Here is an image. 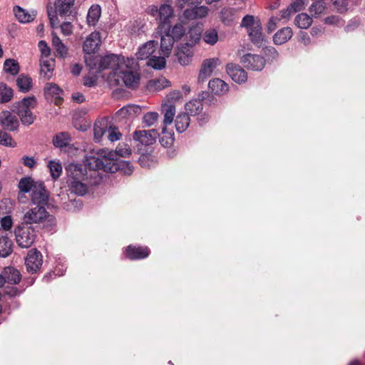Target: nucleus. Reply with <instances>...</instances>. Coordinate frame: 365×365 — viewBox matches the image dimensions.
I'll return each mask as SVG.
<instances>
[{"instance_id": "obj_24", "label": "nucleus", "mask_w": 365, "mask_h": 365, "mask_svg": "<svg viewBox=\"0 0 365 365\" xmlns=\"http://www.w3.org/2000/svg\"><path fill=\"white\" fill-rule=\"evenodd\" d=\"M150 250L146 247H133L128 246L125 250V255L130 259H142L148 257Z\"/></svg>"}, {"instance_id": "obj_49", "label": "nucleus", "mask_w": 365, "mask_h": 365, "mask_svg": "<svg viewBox=\"0 0 365 365\" xmlns=\"http://www.w3.org/2000/svg\"><path fill=\"white\" fill-rule=\"evenodd\" d=\"M4 69L6 73L16 75L19 70L18 63L14 59H6L4 64Z\"/></svg>"}, {"instance_id": "obj_56", "label": "nucleus", "mask_w": 365, "mask_h": 365, "mask_svg": "<svg viewBox=\"0 0 365 365\" xmlns=\"http://www.w3.org/2000/svg\"><path fill=\"white\" fill-rule=\"evenodd\" d=\"M38 48L41 52V58H48L51 53V50L44 41L38 43Z\"/></svg>"}, {"instance_id": "obj_52", "label": "nucleus", "mask_w": 365, "mask_h": 365, "mask_svg": "<svg viewBox=\"0 0 365 365\" xmlns=\"http://www.w3.org/2000/svg\"><path fill=\"white\" fill-rule=\"evenodd\" d=\"M107 133L108 138L111 142L119 140L122 135L117 127L109 125L108 126Z\"/></svg>"}, {"instance_id": "obj_33", "label": "nucleus", "mask_w": 365, "mask_h": 365, "mask_svg": "<svg viewBox=\"0 0 365 365\" xmlns=\"http://www.w3.org/2000/svg\"><path fill=\"white\" fill-rule=\"evenodd\" d=\"M170 34L174 41H178L183 38V41L185 43V36L187 32H186L182 20L180 19V22L176 24L172 29H170Z\"/></svg>"}, {"instance_id": "obj_55", "label": "nucleus", "mask_w": 365, "mask_h": 365, "mask_svg": "<svg viewBox=\"0 0 365 365\" xmlns=\"http://www.w3.org/2000/svg\"><path fill=\"white\" fill-rule=\"evenodd\" d=\"M259 21L254 18L252 16H246L243 18L242 25L247 28V31L258 24Z\"/></svg>"}, {"instance_id": "obj_37", "label": "nucleus", "mask_w": 365, "mask_h": 365, "mask_svg": "<svg viewBox=\"0 0 365 365\" xmlns=\"http://www.w3.org/2000/svg\"><path fill=\"white\" fill-rule=\"evenodd\" d=\"M312 24V18L306 13L298 14L294 19V24L300 29H307Z\"/></svg>"}, {"instance_id": "obj_4", "label": "nucleus", "mask_w": 365, "mask_h": 365, "mask_svg": "<svg viewBox=\"0 0 365 365\" xmlns=\"http://www.w3.org/2000/svg\"><path fill=\"white\" fill-rule=\"evenodd\" d=\"M201 36V26H192L190 28L185 36V43L178 47L175 53L181 65L186 66L191 62L193 56L192 47L200 40Z\"/></svg>"}, {"instance_id": "obj_45", "label": "nucleus", "mask_w": 365, "mask_h": 365, "mask_svg": "<svg viewBox=\"0 0 365 365\" xmlns=\"http://www.w3.org/2000/svg\"><path fill=\"white\" fill-rule=\"evenodd\" d=\"M70 140L71 138L68 133H60L53 138V143L56 147L63 148L68 145Z\"/></svg>"}, {"instance_id": "obj_22", "label": "nucleus", "mask_w": 365, "mask_h": 365, "mask_svg": "<svg viewBox=\"0 0 365 365\" xmlns=\"http://www.w3.org/2000/svg\"><path fill=\"white\" fill-rule=\"evenodd\" d=\"M209 12L208 7L205 6H196L184 11L183 17L187 20L200 19L205 18Z\"/></svg>"}, {"instance_id": "obj_30", "label": "nucleus", "mask_w": 365, "mask_h": 365, "mask_svg": "<svg viewBox=\"0 0 365 365\" xmlns=\"http://www.w3.org/2000/svg\"><path fill=\"white\" fill-rule=\"evenodd\" d=\"M293 32L290 27H284L279 30L273 36L275 44L282 45L288 41L292 36Z\"/></svg>"}, {"instance_id": "obj_26", "label": "nucleus", "mask_w": 365, "mask_h": 365, "mask_svg": "<svg viewBox=\"0 0 365 365\" xmlns=\"http://www.w3.org/2000/svg\"><path fill=\"white\" fill-rule=\"evenodd\" d=\"M158 43L155 41H149L141 46L136 53L138 59L144 60L148 58L155 52Z\"/></svg>"}, {"instance_id": "obj_38", "label": "nucleus", "mask_w": 365, "mask_h": 365, "mask_svg": "<svg viewBox=\"0 0 365 365\" xmlns=\"http://www.w3.org/2000/svg\"><path fill=\"white\" fill-rule=\"evenodd\" d=\"M63 91L54 83H47L45 86V93L48 96H51L56 98V104L58 105L61 103L60 95L62 93Z\"/></svg>"}, {"instance_id": "obj_31", "label": "nucleus", "mask_w": 365, "mask_h": 365, "mask_svg": "<svg viewBox=\"0 0 365 365\" xmlns=\"http://www.w3.org/2000/svg\"><path fill=\"white\" fill-rule=\"evenodd\" d=\"M170 86V81L165 77L161 76L152 79L148 83V88L150 91H159Z\"/></svg>"}, {"instance_id": "obj_54", "label": "nucleus", "mask_w": 365, "mask_h": 365, "mask_svg": "<svg viewBox=\"0 0 365 365\" xmlns=\"http://www.w3.org/2000/svg\"><path fill=\"white\" fill-rule=\"evenodd\" d=\"M0 230H3L4 231L9 230L13 225V221L11 219V215H5V216H1L0 217Z\"/></svg>"}, {"instance_id": "obj_46", "label": "nucleus", "mask_w": 365, "mask_h": 365, "mask_svg": "<svg viewBox=\"0 0 365 365\" xmlns=\"http://www.w3.org/2000/svg\"><path fill=\"white\" fill-rule=\"evenodd\" d=\"M13 97V90L6 84L0 83V102L6 103Z\"/></svg>"}, {"instance_id": "obj_1", "label": "nucleus", "mask_w": 365, "mask_h": 365, "mask_svg": "<svg viewBox=\"0 0 365 365\" xmlns=\"http://www.w3.org/2000/svg\"><path fill=\"white\" fill-rule=\"evenodd\" d=\"M138 65L136 61L131 58L115 54L107 55L102 57L99 62L101 71H108L104 75H108V80L115 84L122 81L127 87L135 88L140 81V74L138 72Z\"/></svg>"}, {"instance_id": "obj_13", "label": "nucleus", "mask_w": 365, "mask_h": 365, "mask_svg": "<svg viewBox=\"0 0 365 365\" xmlns=\"http://www.w3.org/2000/svg\"><path fill=\"white\" fill-rule=\"evenodd\" d=\"M160 135L159 132L155 129L150 130H135L133 135V140L135 146L152 145L157 137Z\"/></svg>"}, {"instance_id": "obj_50", "label": "nucleus", "mask_w": 365, "mask_h": 365, "mask_svg": "<svg viewBox=\"0 0 365 365\" xmlns=\"http://www.w3.org/2000/svg\"><path fill=\"white\" fill-rule=\"evenodd\" d=\"M324 3L321 1H317L310 6L309 12L313 16L318 17L324 12Z\"/></svg>"}, {"instance_id": "obj_5", "label": "nucleus", "mask_w": 365, "mask_h": 365, "mask_svg": "<svg viewBox=\"0 0 365 365\" xmlns=\"http://www.w3.org/2000/svg\"><path fill=\"white\" fill-rule=\"evenodd\" d=\"M162 113L164 115L163 126L161 128V143L166 147L172 145L173 142V130L172 123L175 114V106L168 103H162Z\"/></svg>"}, {"instance_id": "obj_60", "label": "nucleus", "mask_w": 365, "mask_h": 365, "mask_svg": "<svg viewBox=\"0 0 365 365\" xmlns=\"http://www.w3.org/2000/svg\"><path fill=\"white\" fill-rule=\"evenodd\" d=\"M292 14L293 12L288 7L287 9L280 11V17H277V19H280V21L284 19H288Z\"/></svg>"}, {"instance_id": "obj_7", "label": "nucleus", "mask_w": 365, "mask_h": 365, "mask_svg": "<svg viewBox=\"0 0 365 365\" xmlns=\"http://www.w3.org/2000/svg\"><path fill=\"white\" fill-rule=\"evenodd\" d=\"M23 222L28 225L43 224L44 226H51L54 223V217L46 210L44 206L36 205L25 212Z\"/></svg>"}, {"instance_id": "obj_40", "label": "nucleus", "mask_w": 365, "mask_h": 365, "mask_svg": "<svg viewBox=\"0 0 365 365\" xmlns=\"http://www.w3.org/2000/svg\"><path fill=\"white\" fill-rule=\"evenodd\" d=\"M190 124L189 116L186 113H180L175 119V128L177 131L182 133L185 131Z\"/></svg>"}, {"instance_id": "obj_11", "label": "nucleus", "mask_w": 365, "mask_h": 365, "mask_svg": "<svg viewBox=\"0 0 365 365\" xmlns=\"http://www.w3.org/2000/svg\"><path fill=\"white\" fill-rule=\"evenodd\" d=\"M14 233L16 243L22 248L31 247L36 237L35 229L23 222L15 229Z\"/></svg>"}, {"instance_id": "obj_34", "label": "nucleus", "mask_w": 365, "mask_h": 365, "mask_svg": "<svg viewBox=\"0 0 365 365\" xmlns=\"http://www.w3.org/2000/svg\"><path fill=\"white\" fill-rule=\"evenodd\" d=\"M101 14L100 6L97 4L92 5L88 10L87 15V22L89 26H95L99 20Z\"/></svg>"}, {"instance_id": "obj_28", "label": "nucleus", "mask_w": 365, "mask_h": 365, "mask_svg": "<svg viewBox=\"0 0 365 365\" xmlns=\"http://www.w3.org/2000/svg\"><path fill=\"white\" fill-rule=\"evenodd\" d=\"M41 75L46 79L51 78L53 73L55 61L53 58H41Z\"/></svg>"}, {"instance_id": "obj_41", "label": "nucleus", "mask_w": 365, "mask_h": 365, "mask_svg": "<svg viewBox=\"0 0 365 365\" xmlns=\"http://www.w3.org/2000/svg\"><path fill=\"white\" fill-rule=\"evenodd\" d=\"M12 241L9 237H0V257H7L12 251Z\"/></svg>"}, {"instance_id": "obj_44", "label": "nucleus", "mask_w": 365, "mask_h": 365, "mask_svg": "<svg viewBox=\"0 0 365 365\" xmlns=\"http://www.w3.org/2000/svg\"><path fill=\"white\" fill-rule=\"evenodd\" d=\"M38 182H34L31 178L26 177L21 179L19 183V188L21 192H28L33 189Z\"/></svg>"}, {"instance_id": "obj_14", "label": "nucleus", "mask_w": 365, "mask_h": 365, "mask_svg": "<svg viewBox=\"0 0 365 365\" xmlns=\"http://www.w3.org/2000/svg\"><path fill=\"white\" fill-rule=\"evenodd\" d=\"M222 62L219 58L214 57L205 59L201 65L198 75V81H205L213 73L215 69L221 65Z\"/></svg>"}, {"instance_id": "obj_12", "label": "nucleus", "mask_w": 365, "mask_h": 365, "mask_svg": "<svg viewBox=\"0 0 365 365\" xmlns=\"http://www.w3.org/2000/svg\"><path fill=\"white\" fill-rule=\"evenodd\" d=\"M73 2L74 0H59L58 2L56 4V9H53L52 8L48 9V16L53 28H57L60 23L57 14H59L61 16L66 15L70 12Z\"/></svg>"}, {"instance_id": "obj_21", "label": "nucleus", "mask_w": 365, "mask_h": 365, "mask_svg": "<svg viewBox=\"0 0 365 365\" xmlns=\"http://www.w3.org/2000/svg\"><path fill=\"white\" fill-rule=\"evenodd\" d=\"M140 112L141 108L140 106L136 105H128L118 110L115 113V117L118 120H130L139 115Z\"/></svg>"}, {"instance_id": "obj_63", "label": "nucleus", "mask_w": 365, "mask_h": 365, "mask_svg": "<svg viewBox=\"0 0 365 365\" xmlns=\"http://www.w3.org/2000/svg\"><path fill=\"white\" fill-rule=\"evenodd\" d=\"M72 98L77 103H81L84 101V96H83V94L79 93H73L72 95Z\"/></svg>"}, {"instance_id": "obj_64", "label": "nucleus", "mask_w": 365, "mask_h": 365, "mask_svg": "<svg viewBox=\"0 0 365 365\" xmlns=\"http://www.w3.org/2000/svg\"><path fill=\"white\" fill-rule=\"evenodd\" d=\"M81 71V66L78 64L74 65L71 68V72L74 75H78Z\"/></svg>"}, {"instance_id": "obj_17", "label": "nucleus", "mask_w": 365, "mask_h": 365, "mask_svg": "<svg viewBox=\"0 0 365 365\" xmlns=\"http://www.w3.org/2000/svg\"><path fill=\"white\" fill-rule=\"evenodd\" d=\"M43 263L42 255L37 250H31L26 259V266L30 272H37Z\"/></svg>"}, {"instance_id": "obj_53", "label": "nucleus", "mask_w": 365, "mask_h": 365, "mask_svg": "<svg viewBox=\"0 0 365 365\" xmlns=\"http://www.w3.org/2000/svg\"><path fill=\"white\" fill-rule=\"evenodd\" d=\"M0 144L10 147H14L16 145V143L11 138V135L4 131H0Z\"/></svg>"}, {"instance_id": "obj_62", "label": "nucleus", "mask_w": 365, "mask_h": 365, "mask_svg": "<svg viewBox=\"0 0 365 365\" xmlns=\"http://www.w3.org/2000/svg\"><path fill=\"white\" fill-rule=\"evenodd\" d=\"M23 162L24 165L29 168H33L35 165V160L33 158L24 157L23 158Z\"/></svg>"}, {"instance_id": "obj_6", "label": "nucleus", "mask_w": 365, "mask_h": 365, "mask_svg": "<svg viewBox=\"0 0 365 365\" xmlns=\"http://www.w3.org/2000/svg\"><path fill=\"white\" fill-rule=\"evenodd\" d=\"M161 43H160V54L162 56H152L147 64L153 68L161 69L165 66V58L168 57L171 53L173 47L174 40L171 37L170 31L160 30Z\"/></svg>"}, {"instance_id": "obj_36", "label": "nucleus", "mask_w": 365, "mask_h": 365, "mask_svg": "<svg viewBox=\"0 0 365 365\" xmlns=\"http://www.w3.org/2000/svg\"><path fill=\"white\" fill-rule=\"evenodd\" d=\"M202 36L204 42L210 46L215 45L219 40L218 31L214 28L207 29Z\"/></svg>"}, {"instance_id": "obj_61", "label": "nucleus", "mask_w": 365, "mask_h": 365, "mask_svg": "<svg viewBox=\"0 0 365 365\" xmlns=\"http://www.w3.org/2000/svg\"><path fill=\"white\" fill-rule=\"evenodd\" d=\"M300 42L302 43L304 45L307 46L310 43V38L309 35L307 33H301L300 34Z\"/></svg>"}, {"instance_id": "obj_18", "label": "nucleus", "mask_w": 365, "mask_h": 365, "mask_svg": "<svg viewBox=\"0 0 365 365\" xmlns=\"http://www.w3.org/2000/svg\"><path fill=\"white\" fill-rule=\"evenodd\" d=\"M48 195L42 182L36 185L31 194V202L34 205H43L47 203Z\"/></svg>"}, {"instance_id": "obj_20", "label": "nucleus", "mask_w": 365, "mask_h": 365, "mask_svg": "<svg viewBox=\"0 0 365 365\" xmlns=\"http://www.w3.org/2000/svg\"><path fill=\"white\" fill-rule=\"evenodd\" d=\"M0 124L4 129L14 130L19 126V120L16 116L9 111H2L0 113Z\"/></svg>"}, {"instance_id": "obj_23", "label": "nucleus", "mask_w": 365, "mask_h": 365, "mask_svg": "<svg viewBox=\"0 0 365 365\" xmlns=\"http://www.w3.org/2000/svg\"><path fill=\"white\" fill-rule=\"evenodd\" d=\"M14 13L17 20L23 24L31 22L36 16V12L34 10L27 11L19 6L14 8Z\"/></svg>"}, {"instance_id": "obj_59", "label": "nucleus", "mask_w": 365, "mask_h": 365, "mask_svg": "<svg viewBox=\"0 0 365 365\" xmlns=\"http://www.w3.org/2000/svg\"><path fill=\"white\" fill-rule=\"evenodd\" d=\"M279 21H280V19H277V17L273 16V17L270 18L269 21L268 23V26H267L268 31L271 32L273 30H274L277 22H279Z\"/></svg>"}, {"instance_id": "obj_35", "label": "nucleus", "mask_w": 365, "mask_h": 365, "mask_svg": "<svg viewBox=\"0 0 365 365\" xmlns=\"http://www.w3.org/2000/svg\"><path fill=\"white\" fill-rule=\"evenodd\" d=\"M252 41L258 45L262 46L263 42V36L262 34V28L260 24H255L254 27L247 31Z\"/></svg>"}, {"instance_id": "obj_57", "label": "nucleus", "mask_w": 365, "mask_h": 365, "mask_svg": "<svg viewBox=\"0 0 365 365\" xmlns=\"http://www.w3.org/2000/svg\"><path fill=\"white\" fill-rule=\"evenodd\" d=\"M304 7H305V3H304V0H295L289 6V8L291 9V11L293 13L299 11L304 9Z\"/></svg>"}, {"instance_id": "obj_9", "label": "nucleus", "mask_w": 365, "mask_h": 365, "mask_svg": "<svg viewBox=\"0 0 365 365\" xmlns=\"http://www.w3.org/2000/svg\"><path fill=\"white\" fill-rule=\"evenodd\" d=\"M131 153V150L127 144H119L115 151L108 150V160H110L112 164L117 165L118 170H122L124 173L129 175L132 172V166L128 162L120 161L119 158H127Z\"/></svg>"}, {"instance_id": "obj_43", "label": "nucleus", "mask_w": 365, "mask_h": 365, "mask_svg": "<svg viewBox=\"0 0 365 365\" xmlns=\"http://www.w3.org/2000/svg\"><path fill=\"white\" fill-rule=\"evenodd\" d=\"M47 167L53 180L58 179L62 173V166L58 161L48 160L47 162Z\"/></svg>"}, {"instance_id": "obj_27", "label": "nucleus", "mask_w": 365, "mask_h": 365, "mask_svg": "<svg viewBox=\"0 0 365 365\" xmlns=\"http://www.w3.org/2000/svg\"><path fill=\"white\" fill-rule=\"evenodd\" d=\"M238 19L237 11L235 9L223 8L220 14V19L226 26H231Z\"/></svg>"}, {"instance_id": "obj_58", "label": "nucleus", "mask_w": 365, "mask_h": 365, "mask_svg": "<svg viewBox=\"0 0 365 365\" xmlns=\"http://www.w3.org/2000/svg\"><path fill=\"white\" fill-rule=\"evenodd\" d=\"M61 32L65 36L71 35L73 33V26L71 22H63L60 26Z\"/></svg>"}, {"instance_id": "obj_25", "label": "nucleus", "mask_w": 365, "mask_h": 365, "mask_svg": "<svg viewBox=\"0 0 365 365\" xmlns=\"http://www.w3.org/2000/svg\"><path fill=\"white\" fill-rule=\"evenodd\" d=\"M0 276L3 279L2 284L0 287H1L6 282L9 284H16L19 283L21 279L20 272L15 268L10 267H6L4 269L3 274H0Z\"/></svg>"}, {"instance_id": "obj_19", "label": "nucleus", "mask_w": 365, "mask_h": 365, "mask_svg": "<svg viewBox=\"0 0 365 365\" xmlns=\"http://www.w3.org/2000/svg\"><path fill=\"white\" fill-rule=\"evenodd\" d=\"M226 72L236 83H243L247 80V73L240 66L230 63L226 66Z\"/></svg>"}, {"instance_id": "obj_48", "label": "nucleus", "mask_w": 365, "mask_h": 365, "mask_svg": "<svg viewBox=\"0 0 365 365\" xmlns=\"http://www.w3.org/2000/svg\"><path fill=\"white\" fill-rule=\"evenodd\" d=\"M17 86L22 91H28L31 86V78L25 75H20L16 81Z\"/></svg>"}, {"instance_id": "obj_10", "label": "nucleus", "mask_w": 365, "mask_h": 365, "mask_svg": "<svg viewBox=\"0 0 365 365\" xmlns=\"http://www.w3.org/2000/svg\"><path fill=\"white\" fill-rule=\"evenodd\" d=\"M36 103V99L34 97H28L14 105V110L17 112L23 124L31 125L34 123L35 115L32 110L35 108Z\"/></svg>"}, {"instance_id": "obj_42", "label": "nucleus", "mask_w": 365, "mask_h": 365, "mask_svg": "<svg viewBox=\"0 0 365 365\" xmlns=\"http://www.w3.org/2000/svg\"><path fill=\"white\" fill-rule=\"evenodd\" d=\"M52 35V45L56 52L60 57H65L67 54L66 46L62 43L61 40L56 34H53Z\"/></svg>"}, {"instance_id": "obj_8", "label": "nucleus", "mask_w": 365, "mask_h": 365, "mask_svg": "<svg viewBox=\"0 0 365 365\" xmlns=\"http://www.w3.org/2000/svg\"><path fill=\"white\" fill-rule=\"evenodd\" d=\"M148 13L153 16L158 17L160 30L169 31L171 20L174 17L173 9L170 4H163L160 8L154 5L150 6L148 8Z\"/></svg>"}, {"instance_id": "obj_3", "label": "nucleus", "mask_w": 365, "mask_h": 365, "mask_svg": "<svg viewBox=\"0 0 365 365\" xmlns=\"http://www.w3.org/2000/svg\"><path fill=\"white\" fill-rule=\"evenodd\" d=\"M67 184L69 190L78 195H83L88 192L89 186L99 182L97 180L90 178L88 171L80 164L70 163L66 168Z\"/></svg>"}, {"instance_id": "obj_29", "label": "nucleus", "mask_w": 365, "mask_h": 365, "mask_svg": "<svg viewBox=\"0 0 365 365\" xmlns=\"http://www.w3.org/2000/svg\"><path fill=\"white\" fill-rule=\"evenodd\" d=\"M209 88L216 95H223L228 91L229 86L220 78H214L209 82Z\"/></svg>"}, {"instance_id": "obj_15", "label": "nucleus", "mask_w": 365, "mask_h": 365, "mask_svg": "<svg viewBox=\"0 0 365 365\" xmlns=\"http://www.w3.org/2000/svg\"><path fill=\"white\" fill-rule=\"evenodd\" d=\"M101 44V34L98 31H94L86 38L83 49L87 54L94 53L99 49Z\"/></svg>"}, {"instance_id": "obj_51", "label": "nucleus", "mask_w": 365, "mask_h": 365, "mask_svg": "<svg viewBox=\"0 0 365 365\" xmlns=\"http://www.w3.org/2000/svg\"><path fill=\"white\" fill-rule=\"evenodd\" d=\"M158 118L159 115L158 113L149 112L144 115L143 123L145 126L150 127L155 125V123L158 121Z\"/></svg>"}, {"instance_id": "obj_32", "label": "nucleus", "mask_w": 365, "mask_h": 365, "mask_svg": "<svg viewBox=\"0 0 365 365\" xmlns=\"http://www.w3.org/2000/svg\"><path fill=\"white\" fill-rule=\"evenodd\" d=\"M108 126V120L106 118H103L97 120L94 125V138L96 141H99L103 135L107 133Z\"/></svg>"}, {"instance_id": "obj_2", "label": "nucleus", "mask_w": 365, "mask_h": 365, "mask_svg": "<svg viewBox=\"0 0 365 365\" xmlns=\"http://www.w3.org/2000/svg\"><path fill=\"white\" fill-rule=\"evenodd\" d=\"M108 150H91L86 157L84 165H81L83 170L88 171L91 178L101 181V178L99 175V170L105 172L115 173L118 171L116 165L112 164L110 160H108Z\"/></svg>"}, {"instance_id": "obj_47", "label": "nucleus", "mask_w": 365, "mask_h": 365, "mask_svg": "<svg viewBox=\"0 0 365 365\" xmlns=\"http://www.w3.org/2000/svg\"><path fill=\"white\" fill-rule=\"evenodd\" d=\"M182 99V95L180 91H173L165 96L162 103H168L175 106V103L180 101Z\"/></svg>"}, {"instance_id": "obj_16", "label": "nucleus", "mask_w": 365, "mask_h": 365, "mask_svg": "<svg viewBox=\"0 0 365 365\" xmlns=\"http://www.w3.org/2000/svg\"><path fill=\"white\" fill-rule=\"evenodd\" d=\"M241 63L245 67L255 71L262 70L264 66V60L259 55L247 53L241 58Z\"/></svg>"}, {"instance_id": "obj_39", "label": "nucleus", "mask_w": 365, "mask_h": 365, "mask_svg": "<svg viewBox=\"0 0 365 365\" xmlns=\"http://www.w3.org/2000/svg\"><path fill=\"white\" fill-rule=\"evenodd\" d=\"M185 108L187 115H195L202 110V104L199 100H192L185 104Z\"/></svg>"}]
</instances>
